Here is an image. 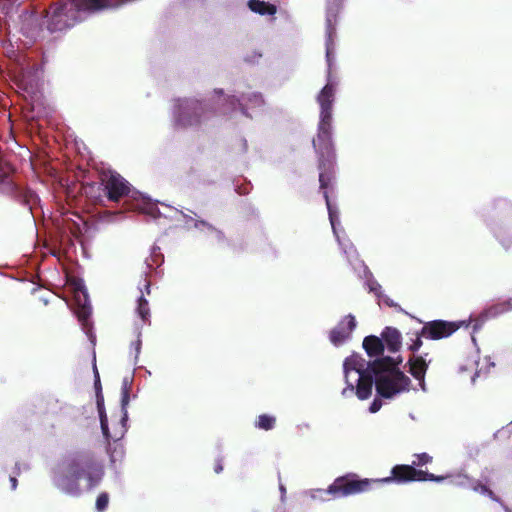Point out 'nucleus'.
Returning a JSON list of instances; mask_svg holds the SVG:
<instances>
[{
	"mask_svg": "<svg viewBox=\"0 0 512 512\" xmlns=\"http://www.w3.org/2000/svg\"><path fill=\"white\" fill-rule=\"evenodd\" d=\"M336 84L328 79L327 84L317 95L320 106V119L313 147L317 155V168L319 170V186L326 202L329 220L334 228L338 212L331 204L329 189L333 188L335 180L336 151L332 138V106L334 102Z\"/></svg>",
	"mask_w": 512,
	"mask_h": 512,
	"instance_id": "1",
	"label": "nucleus"
},
{
	"mask_svg": "<svg viewBox=\"0 0 512 512\" xmlns=\"http://www.w3.org/2000/svg\"><path fill=\"white\" fill-rule=\"evenodd\" d=\"M124 0H59L45 10L49 32H62L83 20L82 13L116 7Z\"/></svg>",
	"mask_w": 512,
	"mask_h": 512,
	"instance_id": "2",
	"label": "nucleus"
},
{
	"mask_svg": "<svg viewBox=\"0 0 512 512\" xmlns=\"http://www.w3.org/2000/svg\"><path fill=\"white\" fill-rule=\"evenodd\" d=\"M103 476V467L90 452L78 453L65 462L62 474L58 477L57 487L63 492L78 496L79 481L85 478L89 488L95 487Z\"/></svg>",
	"mask_w": 512,
	"mask_h": 512,
	"instance_id": "3",
	"label": "nucleus"
},
{
	"mask_svg": "<svg viewBox=\"0 0 512 512\" xmlns=\"http://www.w3.org/2000/svg\"><path fill=\"white\" fill-rule=\"evenodd\" d=\"M375 485H379L377 479H360L358 475L350 473L337 477L327 491L335 497H347L370 491Z\"/></svg>",
	"mask_w": 512,
	"mask_h": 512,
	"instance_id": "4",
	"label": "nucleus"
},
{
	"mask_svg": "<svg viewBox=\"0 0 512 512\" xmlns=\"http://www.w3.org/2000/svg\"><path fill=\"white\" fill-rule=\"evenodd\" d=\"M445 477L436 475L423 470H417L413 465L398 464L391 469V475L385 478L377 479L379 484L395 482L398 484L414 481H434L442 482Z\"/></svg>",
	"mask_w": 512,
	"mask_h": 512,
	"instance_id": "5",
	"label": "nucleus"
},
{
	"mask_svg": "<svg viewBox=\"0 0 512 512\" xmlns=\"http://www.w3.org/2000/svg\"><path fill=\"white\" fill-rule=\"evenodd\" d=\"M411 380L401 370H395L393 375H380L375 379L377 394L385 399L410 390Z\"/></svg>",
	"mask_w": 512,
	"mask_h": 512,
	"instance_id": "6",
	"label": "nucleus"
},
{
	"mask_svg": "<svg viewBox=\"0 0 512 512\" xmlns=\"http://www.w3.org/2000/svg\"><path fill=\"white\" fill-rule=\"evenodd\" d=\"M101 185L105 196L112 202H119L122 198L128 196L131 191L130 183L117 172L103 173Z\"/></svg>",
	"mask_w": 512,
	"mask_h": 512,
	"instance_id": "7",
	"label": "nucleus"
},
{
	"mask_svg": "<svg viewBox=\"0 0 512 512\" xmlns=\"http://www.w3.org/2000/svg\"><path fill=\"white\" fill-rule=\"evenodd\" d=\"M205 113V107L198 100L185 99L178 103L176 122L181 127L196 126L201 123L202 116Z\"/></svg>",
	"mask_w": 512,
	"mask_h": 512,
	"instance_id": "8",
	"label": "nucleus"
},
{
	"mask_svg": "<svg viewBox=\"0 0 512 512\" xmlns=\"http://www.w3.org/2000/svg\"><path fill=\"white\" fill-rule=\"evenodd\" d=\"M460 328L457 322L433 320L426 322L420 330V335L430 340L447 338Z\"/></svg>",
	"mask_w": 512,
	"mask_h": 512,
	"instance_id": "9",
	"label": "nucleus"
},
{
	"mask_svg": "<svg viewBox=\"0 0 512 512\" xmlns=\"http://www.w3.org/2000/svg\"><path fill=\"white\" fill-rule=\"evenodd\" d=\"M227 101L233 109L238 108L247 117H250L248 114L249 109L260 108L265 104L263 95L259 92L242 94L241 97L229 96Z\"/></svg>",
	"mask_w": 512,
	"mask_h": 512,
	"instance_id": "10",
	"label": "nucleus"
},
{
	"mask_svg": "<svg viewBox=\"0 0 512 512\" xmlns=\"http://www.w3.org/2000/svg\"><path fill=\"white\" fill-rule=\"evenodd\" d=\"M398 364L399 362H396L394 358L390 356H384L368 362L366 371L371 373L375 379L380 375L394 376L395 370H400L398 368Z\"/></svg>",
	"mask_w": 512,
	"mask_h": 512,
	"instance_id": "11",
	"label": "nucleus"
},
{
	"mask_svg": "<svg viewBox=\"0 0 512 512\" xmlns=\"http://www.w3.org/2000/svg\"><path fill=\"white\" fill-rule=\"evenodd\" d=\"M355 327V317L351 314L345 316V318L331 330L330 341L336 346L342 344L346 339L350 337V334L355 329Z\"/></svg>",
	"mask_w": 512,
	"mask_h": 512,
	"instance_id": "12",
	"label": "nucleus"
},
{
	"mask_svg": "<svg viewBox=\"0 0 512 512\" xmlns=\"http://www.w3.org/2000/svg\"><path fill=\"white\" fill-rule=\"evenodd\" d=\"M364 366L365 360L357 354H353L345 359L343 364V370L347 387L344 388L342 391L343 396H346L347 391H350L351 393L354 391V385L350 383L348 380L350 371H355L358 375H360V373L366 372V368Z\"/></svg>",
	"mask_w": 512,
	"mask_h": 512,
	"instance_id": "13",
	"label": "nucleus"
},
{
	"mask_svg": "<svg viewBox=\"0 0 512 512\" xmlns=\"http://www.w3.org/2000/svg\"><path fill=\"white\" fill-rule=\"evenodd\" d=\"M151 293V282L147 279V275H145L143 288H140V296L137 299V307L136 313L141 318L144 323H150V308L145 295H150Z\"/></svg>",
	"mask_w": 512,
	"mask_h": 512,
	"instance_id": "14",
	"label": "nucleus"
},
{
	"mask_svg": "<svg viewBox=\"0 0 512 512\" xmlns=\"http://www.w3.org/2000/svg\"><path fill=\"white\" fill-rule=\"evenodd\" d=\"M375 383V378L368 373H360L357 379V385L354 387L355 394L360 400L368 399L372 394V387Z\"/></svg>",
	"mask_w": 512,
	"mask_h": 512,
	"instance_id": "15",
	"label": "nucleus"
},
{
	"mask_svg": "<svg viewBox=\"0 0 512 512\" xmlns=\"http://www.w3.org/2000/svg\"><path fill=\"white\" fill-rule=\"evenodd\" d=\"M335 19H331L330 17H327L326 19V60L328 63V76L330 77V70H331V64H332V57L334 52V38L336 35V27L334 24Z\"/></svg>",
	"mask_w": 512,
	"mask_h": 512,
	"instance_id": "16",
	"label": "nucleus"
},
{
	"mask_svg": "<svg viewBox=\"0 0 512 512\" xmlns=\"http://www.w3.org/2000/svg\"><path fill=\"white\" fill-rule=\"evenodd\" d=\"M381 337L390 352L395 353L401 348V333L396 328L386 327L382 331Z\"/></svg>",
	"mask_w": 512,
	"mask_h": 512,
	"instance_id": "17",
	"label": "nucleus"
},
{
	"mask_svg": "<svg viewBox=\"0 0 512 512\" xmlns=\"http://www.w3.org/2000/svg\"><path fill=\"white\" fill-rule=\"evenodd\" d=\"M362 345L369 357H379L384 353V342L382 338H379L377 336H366L363 340Z\"/></svg>",
	"mask_w": 512,
	"mask_h": 512,
	"instance_id": "18",
	"label": "nucleus"
},
{
	"mask_svg": "<svg viewBox=\"0 0 512 512\" xmlns=\"http://www.w3.org/2000/svg\"><path fill=\"white\" fill-rule=\"evenodd\" d=\"M409 372L411 375L421 382H424V377L428 369V364L422 356H415L409 358Z\"/></svg>",
	"mask_w": 512,
	"mask_h": 512,
	"instance_id": "19",
	"label": "nucleus"
},
{
	"mask_svg": "<svg viewBox=\"0 0 512 512\" xmlns=\"http://www.w3.org/2000/svg\"><path fill=\"white\" fill-rule=\"evenodd\" d=\"M248 7L251 11L260 15H274L277 11L274 4L261 0H249Z\"/></svg>",
	"mask_w": 512,
	"mask_h": 512,
	"instance_id": "20",
	"label": "nucleus"
},
{
	"mask_svg": "<svg viewBox=\"0 0 512 512\" xmlns=\"http://www.w3.org/2000/svg\"><path fill=\"white\" fill-rule=\"evenodd\" d=\"M96 404H97V410H98V414H99L102 433L106 439H109L111 436H110V431H109V427H108V418H107L106 411H105L103 395H100L98 397Z\"/></svg>",
	"mask_w": 512,
	"mask_h": 512,
	"instance_id": "21",
	"label": "nucleus"
},
{
	"mask_svg": "<svg viewBox=\"0 0 512 512\" xmlns=\"http://www.w3.org/2000/svg\"><path fill=\"white\" fill-rule=\"evenodd\" d=\"M24 0H0V12L5 17H12L21 7Z\"/></svg>",
	"mask_w": 512,
	"mask_h": 512,
	"instance_id": "22",
	"label": "nucleus"
},
{
	"mask_svg": "<svg viewBox=\"0 0 512 512\" xmlns=\"http://www.w3.org/2000/svg\"><path fill=\"white\" fill-rule=\"evenodd\" d=\"M511 310H512V297L509 298L508 300H505V301H502V302H499V303H496V304L490 306L486 310V314L489 317H496L498 315L507 313Z\"/></svg>",
	"mask_w": 512,
	"mask_h": 512,
	"instance_id": "23",
	"label": "nucleus"
},
{
	"mask_svg": "<svg viewBox=\"0 0 512 512\" xmlns=\"http://www.w3.org/2000/svg\"><path fill=\"white\" fill-rule=\"evenodd\" d=\"M23 30L30 31L37 23L36 12L34 10L24 9L19 15Z\"/></svg>",
	"mask_w": 512,
	"mask_h": 512,
	"instance_id": "24",
	"label": "nucleus"
},
{
	"mask_svg": "<svg viewBox=\"0 0 512 512\" xmlns=\"http://www.w3.org/2000/svg\"><path fill=\"white\" fill-rule=\"evenodd\" d=\"M132 381L129 377H124L121 386V406L124 410V418L127 417L126 406L130 400V390H131Z\"/></svg>",
	"mask_w": 512,
	"mask_h": 512,
	"instance_id": "25",
	"label": "nucleus"
},
{
	"mask_svg": "<svg viewBox=\"0 0 512 512\" xmlns=\"http://www.w3.org/2000/svg\"><path fill=\"white\" fill-rule=\"evenodd\" d=\"M445 479L449 480V483L453 486L470 488L472 479L464 474L446 475Z\"/></svg>",
	"mask_w": 512,
	"mask_h": 512,
	"instance_id": "26",
	"label": "nucleus"
},
{
	"mask_svg": "<svg viewBox=\"0 0 512 512\" xmlns=\"http://www.w3.org/2000/svg\"><path fill=\"white\" fill-rule=\"evenodd\" d=\"M276 418L268 414H261L256 421V427L261 430H271L275 427Z\"/></svg>",
	"mask_w": 512,
	"mask_h": 512,
	"instance_id": "27",
	"label": "nucleus"
},
{
	"mask_svg": "<svg viewBox=\"0 0 512 512\" xmlns=\"http://www.w3.org/2000/svg\"><path fill=\"white\" fill-rule=\"evenodd\" d=\"M75 313L79 322H81L84 327H87L89 324V318L91 316V306L85 302L84 304L78 306Z\"/></svg>",
	"mask_w": 512,
	"mask_h": 512,
	"instance_id": "28",
	"label": "nucleus"
},
{
	"mask_svg": "<svg viewBox=\"0 0 512 512\" xmlns=\"http://www.w3.org/2000/svg\"><path fill=\"white\" fill-rule=\"evenodd\" d=\"M108 504H109V495H108V493H106V492L100 493L98 495V497L96 499V503H95L96 510L98 512H103L108 507Z\"/></svg>",
	"mask_w": 512,
	"mask_h": 512,
	"instance_id": "29",
	"label": "nucleus"
},
{
	"mask_svg": "<svg viewBox=\"0 0 512 512\" xmlns=\"http://www.w3.org/2000/svg\"><path fill=\"white\" fill-rule=\"evenodd\" d=\"M415 456H416V460H414L412 462L413 467L423 466V465H426V464L432 462V457L427 453H420Z\"/></svg>",
	"mask_w": 512,
	"mask_h": 512,
	"instance_id": "30",
	"label": "nucleus"
},
{
	"mask_svg": "<svg viewBox=\"0 0 512 512\" xmlns=\"http://www.w3.org/2000/svg\"><path fill=\"white\" fill-rule=\"evenodd\" d=\"M93 369H94V376H95L94 386H95V390H96V400H97L98 397L103 394H102V386H101V382H100V376H99L95 362H94Z\"/></svg>",
	"mask_w": 512,
	"mask_h": 512,
	"instance_id": "31",
	"label": "nucleus"
},
{
	"mask_svg": "<svg viewBox=\"0 0 512 512\" xmlns=\"http://www.w3.org/2000/svg\"><path fill=\"white\" fill-rule=\"evenodd\" d=\"M415 335H416V339L408 347V349L412 352L418 351L423 344V342L421 340V337H423V335H420V331L416 332Z\"/></svg>",
	"mask_w": 512,
	"mask_h": 512,
	"instance_id": "32",
	"label": "nucleus"
},
{
	"mask_svg": "<svg viewBox=\"0 0 512 512\" xmlns=\"http://www.w3.org/2000/svg\"><path fill=\"white\" fill-rule=\"evenodd\" d=\"M470 489H472L475 492H480V493L483 494V489H489V487L487 485H485V484H482L478 480H473L472 479V482H471V485H470Z\"/></svg>",
	"mask_w": 512,
	"mask_h": 512,
	"instance_id": "33",
	"label": "nucleus"
},
{
	"mask_svg": "<svg viewBox=\"0 0 512 512\" xmlns=\"http://www.w3.org/2000/svg\"><path fill=\"white\" fill-rule=\"evenodd\" d=\"M381 407H382V401L378 398H375L369 407V411L371 413H376L381 409Z\"/></svg>",
	"mask_w": 512,
	"mask_h": 512,
	"instance_id": "34",
	"label": "nucleus"
},
{
	"mask_svg": "<svg viewBox=\"0 0 512 512\" xmlns=\"http://www.w3.org/2000/svg\"><path fill=\"white\" fill-rule=\"evenodd\" d=\"M483 494L487 495L491 500L499 502V497L490 488L483 489Z\"/></svg>",
	"mask_w": 512,
	"mask_h": 512,
	"instance_id": "35",
	"label": "nucleus"
},
{
	"mask_svg": "<svg viewBox=\"0 0 512 512\" xmlns=\"http://www.w3.org/2000/svg\"><path fill=\"white\" fill-rule=\"evenodd\" d=\"M223 470V465L220 460H218L214 466V471L219 474Z\"/></svg>",
	"mask_w": 512,
	"mask_h": 512,
	"instance_id": "36",
	"label": "nucleus"
},
{
	"mask_svg": "<svg viewBox=\"0 0 512 512\" xmlns=\"http://www.w3.org/2000/svg\"><path fill=\"white\" fill-rule=\"evenodd\" d=\"M9 186H10L11 193L13 195L17 196L18 195V187L13 182H10Z\"/></svg>",
	"mask_w": 512,
	"mask_h": 512,
	"instance_id": "37",
	"label": "nucleus"
},
{
	"mask_svg": "<svg viewBox=\"0 0 512 512\" xmlns=\"http://www.w3.org/2000/svg\"><path fill=\"white\" fill-rule=\"evenodd\" d=\"M10 483L13 490L17 487V479L15 477H10Z\"/></svg>",
	"mask_w": 512,
	"mask_h": 512,
	"instance_id": "38",
	"label": "nucleus"
},
{
	"mask_svg": "<svg viewBox=\"0 0 512 512\" xmlns=\"http://www.w3.org/2000/svg\"><path fill=\"white\" fill-rule=\"evenodd\" d=\"M341 1L342 0H328V3L330 5H335L336 7H339Z\"/></svg>",
	"mask_w": 512,
	"mask_h": 512,
	"instance_id": "39",
	"label": "nucleus"
},
{
	"mask_svg": "<svg viewBox=\"0 0 512 512\" xmlns=\"http://www.w3.org/2000/svg\"><path fill=\"white\" fill-rule=\"evenodd\" d=\"M95 187V184H90L87 188H86V193H88L87 189H93Z\"/></svg>",
	"mask_w": 512,
	"mask_h": 512,
	"instance_id": "40",
	"label": "nucleus"
},
{
	"mask_svg": "<svg viewBox=\"0 0 512 512\" xmlns=\"http://www.w3.org/2000/svg\"><path fill=\"white\" fill-rule=\"evenodd\" d=\"M280 489H281L282 494L284 495V494H285V492H286L285 487H284L283 485H281V486H280Z\"/></svg>",
	"mask_w": 512,
	"mask_h": 512,
	"instance_id": "41",
	"label": "nucleus"
},
{
	"mask_svg": "<svg viewBox=\"0 0 512 512\" xmlns=\"http://www.w3.org/2000/svg\"><path fill=\"white\" fill-rule=\"evenodd\" d=\"M215 92L220 94V95L223 94V90H219V91L215 90Z\"/></svg>",
	"mask_w": 512,
	"mask_h": 512,
	"instance_id": "42",
	"label": "nucleus"
}]
</instances>
